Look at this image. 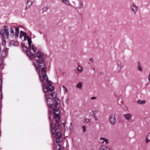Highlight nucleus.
Segmentation results:
<instances>
[{
  "mask_svg": "<svg viewBox=\"0 0 150 150\" xmlns=\"http://www.w3.org/2000/svg\"><path fill=\"white\" fill-rule=\"evenodd\" d=\"M27 53L28 56L31 59H33L34 57L35 58L38 57L39 59L37 60L35 62H34V64L37 69V71H38L40 70L39 68H41L42 71L44 72H45L46 71V68L45 67V62L43 59V57L40 53L38 52L36 54H34V55L29 51H27Z\"/></svg>",
  "mask_w": 150,
  "mask_h": 150,
  "instance_id": "obj_1",
  "label": "nucleus"
},
{
  "mask_svg": "<svg viewBox=\"0 0 150 150\" xmlns=\"http://www.w3.org/2000/svg\"><path fill=\"white\" fill-rule=\"evenodd\" d=\"M39 73V77L40 79V81L43 83H44V79H45V81L47 82V84L49 86H51L52 84V83L51 81L48 80V77L45 73H44L43 74L42 71L39 70L37 71Z\"/></svg>",
  "mask_w": 150,
  "mask_h": 150,
  "instance_id": "obj_2",
  "label": "nucleus"
},
{
  "mask_svg": "<svg viewBox=\"0 0 150 150\" xmlns=\"http://www.w3.org/2000/svg\"><path fill=\"white\" fill-rule=\"evenodd\" d=\"M0 34L2 36V37L6 38H8L9 33L8 27L7 26L5 25L4 26V28L1 30Z\"/></svg>",
  "mask_w": 150,
  "mask_h": 150,
  "instance_id": "obj_3",
  "label": "nucleus"
},
{
  "mask_svg": "<svg viewBox=\"0 0 150 150\" xmlns=\"http://www.w3.org/2000/svg\"><path fill=\"white\" fill-rule=\"evenodd\" d=\"M49 95L48 93H46L45 95V98L47 99V105L49 106L50 108H51L52 105L53 103V100L50 98H48Z\"/></svg>",
  "mask_w": 150,
  "mask_h": 150,
  "instance_id": "obj_4",
  "label": "nucleus"
},
{
  "mask_svg": "<svg viewBox=\"0 0 150 150\" xmlns=\"http://www.w3.org/2000/svg\"><path fill=\"white\" fill-rule=\"evenodd\" d=\"M109 121L112 125H113L115 124L116 120L115 115L112 114L110 115L109 117Z\"/></svg>",
  "mask_w": 150,
  "mask_h": 150,
  "instance_id": "obj_5",
  "label": "nucleus"
},
{
  "mask_svg": "<svg viewBox=\"0 0 150 150\" xmlns=\"http://www.w3.org/2000/svg\"><path fill=\"white\" fill-rule=\"evenodd\" d=\"M138 6L135 4L133 3L131 5V11L134 14H136L138 10Z\"/></svg>",
  "mask_w": 150,
  "mask_h": 150,
  "instance_id": "obj_6",
  "label": "nucleus"
},
{
  "mask_svg": "<svg viewBox=\"0 0 150 150\" xmlns=\"http://www.w3.org/2000/svg\"><path fill=\"white\" fill-rule=\"evenodd\" d=\"M55 138H56V142L57 143L60 142L62 140L61 134L59 132H57L55 134Z\"/></svg>",
  "mask_w": 150,
  "mask_h": 150,
  "instance_id": "obj_7",
  "label": "nucleus"
},
{
  "mask_svg": "<svg viewBox=\"0 0 150 150\" xmlns=\"http://www.w3.org/2000/svg\"><path fill=\"white\" fill-rule=\"evenodd\" d=\"M8 48H5L2 51L1 54V59H3L4 57H6L7 55L8 51Z\"/></svg>",
  "mask_w": 150,
  "mask_h": 150,
  "instance_id": "obj_8",
  "label": "nucleus"
},
{
  "mask_svg": "<svg viewBox=\"0 0 150 150\" xmlns=\"http://www.w3.org/2000/svg\"><path fill=\"white\" fill-rule=\"evenodd\" d=\"M51 132L52 134H54L57 131V129H56V126L55 124L52 123L50 125Z\"/></svg>",
  "mask_w": 150,
  "mask_h": 150,
  "instance_id": "obj_9",
  "label": "nucleus"
},
{
  "mask_svg": "<svg viewBox=\"0 0 150 150\" xmlns=\"http://www.w3.org/2000/svg\"><path fill=\"white\" fill-rule=\"evenodd\" d=\"M117 67L118 69H119V70H118L117 71V73H120L121 71V70L123 67V66L121 62L119 61H118L117 62Z\"/></svg>",
  "mask_w": 150,
  "mask_h": 150,
  "instance_id": "obj_10",
  "label": "nucleus"
},
{
  "mask_svg": "<svg viewBox=\"0 0 150 150\" xmlns=\"http://www.w3.org/2000/svg\"><path fill=\"white\" fill-rule=\"evenodd\" d=\"M55 119L56 121V125L57 126H59L60 124L59 122L60 120V116L59 115L57 114V115H55Z\"/></svg>",
  "mask_w": 150,
  "mask_h": 150,
  "instance_id": "obj_11",
  "label": "nucleus"
},
{
  "mask_svg": "<svg viewBox=\"0 0 150 150\" xmlns=\"http://www.w3.org/2000/svg\"><path fill=\"white\" fill-rule=\"evenodd\" d=\"M124 116L126 120L129 121L130 120L132 116L130 113H129L124 115Z\"/></svg>",
  "mask_w": 150,
  "mask_h": 150,
  "instance_id": "obj_12",
  "label": "nucleus"
},
{
  "mask_svg": "<svg viewBox=\"0 0 150 150\" xmlns=\"http://www.w3.org/2000/svg\"><path fill=\"white\" fill-rule=\"evenodd\" d=\"M19 33V29L18 28H17L15 29V33H14L15 37L16 38H17L18 37V34Z\"/></svg>",
  "mask_w": 150,
  "mask_h": 150,
  "instance_id": "obj_13",
  "label": "nucleus"
},
{
  "mask_svg": "<svg viewBox=\"0 0 150 150\" xmlns=\"http://www.w3.org/2000/svg\"><path fill=\"white\" fill-rule=\"evenodd\" d=\"M43 90L45 93H47L48 91V86H46L45 85H44L43 86Z\"/></svg>",
  "mask_w": 150,
  "mask_h": 150,
  "instance_id": "obj_14",
  "label": "nucleus"
},
{
  "mask_svg": "<svg viewBox=\"0 0 150 150\" xmlns=\"http://www.w3.org/2000/svg\"><path fill=\"white\" fill-rule=\"evenodd\" d=\"M100 140H103V141L102 142V143H103L104 142H105L106 144H107L109 143L108 140L105 138L101 137L100 138Z\"/></svg>",
  "mask_w": 150,
  "mask_h": 150,
  "instance_id": "obj_15",
  "label": "nucleus"
},
{
  "mask_svg": "<svg viewBox=\"0 0 150 150\" xmlns=\"http://www.w3.org/2000/svg\"><path fill=\"white\" fill-rule=\"evenodd\" d=\"M82 82H80L77 84L76 86V87L79 89H82Z\"/></svg>",
  "mask_w": 150,
  "mask_h": 150,
  "instance_id": "obj_16",
  "label": "nucleus"
},
{
  "mask_svg": "<svg viewBox=\"0 0 150 150\" xmlns=\"http://www.w3.org/2000/svg\"><path fill=\"white\" fill-rule=\"evenodd\" d=\"M28 45H29V48H30V46H31V43H32V41H31V38H29V37H28Z\"/></svg>",
  "mask_w": 150,
  "mask_h": 150,
  "instance_id": "obj_17",
  "label": "nucleus"
},
{
  "mask_svg": "<svg viewBox=\"0 0 150 150\" xmlns=\"http://www.w3.org/2000/svg\"><path fill=\"white\" fill-rule=\"evenodd\" d=\"M30 48H29V49L31 50H33L34 52H36L37 51V48L36 47H35L34 45H32L30 47Z\"/></svg>",
  "mask_w": 150,
  "mask_h": 150,
  "instance_id": "obj_18",
  "label": "nucleus"
},
{
  "mask_svg": "<svg viewBox=\"0 0 150 150\" xmlns=\"http://www.w3.org/2000/svg\"><path fill=\"white\" fill-rule=\"evenodd\" d=\"M33 4L32 2H31V3H27L26 6L25 8V10H27L28 8H29L30 6Z\"/></svg>",
  "mask_w": 150,
  "mask_h": 150,
  "instance_id": "obj_19",
  "label": "nucleus"
},
{
  "mask_svg": "<svg viewBox=\"0 0 150 150\" xmlns=\"http://www.w3.org/2000/svg\"><path fill=\"white\" fill-rule=\"evenodd\" d=\"M61 1L63 3L65 4L66 5L68 6L70 5V3L68 0H61Z\"/></svg>",
  "mask_w": 150,
  "mask_h": 150,
  "instance_id": "obj_20",
  "label": "nucleus"
},
{
  "mask_svg": "<svg viewBox=\"0 0 150 150\" xmlns=\"http://www.w3.org/2000/svg\"><path fill=\"white\" fill-rule=\"evenodd\" d=\"M146 142L147 143L150 142V133L147 136V138L145 140Z\"/></svg>",
  "mask_w": 150,
  "mask_h": 150,
  "instance_id": "obj_21",
  "label": "nucleus"
},
{
  "mask_svg": "<svg viewBox=\"0 0 150 150\" xmlns=\"http://www.w3.org/2000/svg\"><path fill=\"white\" fill-rule=\"evenodd\" d=\"M48 86V91H52L54 90V88L53 86Z\"/></svg>",
  "mask_w": 150,
  "mask_h": 150,
  "instance_id": "obj_22",
  "label": "nucleus"
},
{
  "mask_svg": "<svg viewBox=\"0 0 150 150\" xmlns=\"http://www.w3.org/2000/svg\"><path fill=\"white\" fill-rule=\"evenodd\" d=\"M137 103L138 104H143L145 103V101L144 100L142 101L140 100H138L137 101Z\"/></svg>",
  "mask_w": 150,
  "mask_h": 150,
  "instance_id": "obj_23",
  "label": "nucleus"
},
{
  "mask_svg": "<svg viewBox=\"0 0 150 150\" xmlns=\"http://www.w3.org/2000/svg\"><path fill=\"white\" fill-rule=\"evenodd\" d=\"M59 104H57V103H56L54 104V108L53 109V110H57L59 108V107L58 106Z\"/></svg>",
  "mask_w": 150,
  "mask_h": 150,
  "instance_id": "obj_24",
  "label": "nucleus"
},
{
  "mask_svg": "<svg viewBox=\"0 0 150 150\" xmlns=\"http://www.w3.org/2000/svg\"><path fill=\"white\" fill-rule=\"evenodd\" d=\"M77 70L80 72H81L83 71V68L80 66H79L77 68Z\"/></svg>",
  "mask_w": 150,
  "mask_h": 150,
  "instance_id": "obj_25",
  "label": "nucleus"
},
{
  "mask_svg": "<svg viewBox=\"0 0 150 150\" xmlns=\"http://www.w3.org/2000/svg\"><path fill=\"white\" fill-rule=\"evenodd\" d=\"M27 35V34L25 33L22 30L21 31H20V36H24L25 35L26 36Z\"/></svg>",
  "mask_w": 150,
  "mask_h": 150,
  "instance_id": "obj_26",
  "label": "nucleus"
},
{
  "mask_svg": "<svg viewBox=\"0 0 150 150\" xmlns=\"http://www.w3.org/2000/svg\"><path fill=\"white\" fill-rule=\"evenodd\" d=\"M62 88L63 89L64 93L65 94L67 93L68 91L67 89L64 86H62Z\"/></svg>",
  "mask_w": 150,
  "mask_h": 150,
  "instance_id": "obj_27",
  "label": "nucleus"
},
{
  "mask_svg": "<svg viewBox=\"0 0 150 150\" xmlns=\"http://www.w3.org/2000/svg\"><path fill=\"white\" fill-rule=\"evenodd\" d=\"M6 38L2 37V45H5L6 43V41L5 40V39Z\"/></svg>",
  "mask_w": 150,
  "mask_h": 150,
  "instance_id": "obj_28",
  "label": "nucleus"
},
{
  "mask_svg": "<svg viewBox=\"0 0 150 150\" xmlns=\"http://www.w3.org/2000/svg\"><path fill=\"white\" fill-rule=\"evenodd\" d=\"M50 95L53 98H55L57 96V95L56 93H51L50 94Z\"/></svg>",
  "mask_w": 150,
  "mask_h": 150,
  "instance_id": "obj_29",
  "label": "nucleus"
},
{
  "mask_svg": "<svg viewBox=\"0 0 150 150\" xmlns=\"http://www.w3.org/2000/svg\"><path fill=\"white\" fill-rule=\"evenodd\" d=\"M58 109L57 110H53L54 111V115H57V114H58V115H59V113L60 112V111L59 110H58Z\"/></svg>",
  "mask_w": 150,
  "mask_h": 150,
  "instance_id": "obj_30",
  "label": "nucleus"
},
{
  "mask_svg": "<svg viewBox=\"0 0 150 150\" xmlns=\"http://www.w3.org/2000/svg\"><path fill=\"white\" fill-rule=\"evenodd\" d=\"M10 32V33L11 34H12L13 35H14V29L13 28H11V30Z\"/></svg>",
  "mask_w": 150,
  "mask_h": 150,
  "instance_id": "obj_31",
  "label": "nucleus"
},
{
  "mask_svg": "<svg viewBox=\"0 0 150 150\" xmlns=\"http://www.w3.org/2000/svg\"><path fill=\"white\" fill-rule=\"evenodd\" d=\"M138 70L140 71H142V69L141 67V66L139 64L138 67Z\"/></svg>",
  "mask_w": 150,
  "mask_h": 150,
  "instance_id": "obj_32",
  "label": "nucleus"
},
{
  "mask_svg": "<svg viewBox=\"0 0 150 150\" xmlns=\"http://www.w3.org/2000/svg\"><path fill=\"white\" fill-rule=\"evenodd\" d=\"M48 8H49L47 6L44 7L42 9V12L43 13V12L46 11L47 10H48Z\"/></svg>",
  "mask_w": 150,
  "mask_h": 150,
  "instance_id": "obj_33",
  "label": "nucleus"
},
{
  "mask_svg": "<svg viewBox=\"0 0 150 150\" xmlns=\"http://www.w3.org/2000/svg\"><path fill=\"white\" fill-rule=\"evenodd\" d=\"M54 100L56 102V103H57V104H59L60 102V101L59 99L57 98H56V97L54 98Z\"/></svg>",
  "mask_w": 150,
  "mask_h": 150,
  "instance_id": "obj_34",
  "label": "nucleus"
},
{
  "mask_svg": "<svg viewBox=\"0 0 150 150\" xmlns=\"http://www.w3.org/2000/svg\"><path fill=\"white\" fill-rule=\"evenodd\" d=\"M97 112V111H92L91 112V113L92 115H93V116H96L95 115Z\"/></svg>",
  "mask_w": 150,
  "mask_h": 150,
  "instance_id": "obj_35",
  "label": "nucleus"
},
{
  "mask_svg": "<svg viewBox=\"0 0 150 150\" xmlns=\"http://www.w3.org/2000/svg\"><path fill=\"white\" fill-rule=\"evenodd\" d=\"M82 129L83 130V132H85L86 131V127L84 126H83L82 127Z\"/></svg>",
  "mask_w": 150,
  "mask_h": 150,
  "instance_id": "obj_36",
  "label": "nucleus"
},
{
  "mask_svg": "<svg viewBox=\"0 0 150 150\" xmlns=\"http://www.w3.org/2000/svg\"><path fill=\"white\" fill-rule=\"evenodd\" d=\"M22 48L25 51H26L27 50V48L25 46H23Z\"/></svg>",
  "mask_w": 150,
  "mask_h": 150,
  "instance_id": "obj_37",
  "label": "nucleus"
},
{
  "mask_svg": "<svg viewBox=\"0 0 150 150\" xmlns=\"http://www.w3.org/2000/svg\"><path fill=\"white\" fill-rule=\"evenodd\" d=\"M48 116H49V119L50 120H51V113L49 112L48 114Z\"/></svg>",
  "mask_w": 150,
  "mask_h": 150,
  "instance_id": "obj_38",
  "label": "nucleus"
},
{
  "mask_svg": "<svg viewBox=\"0 0 150 150\" xmlns=\"http://www.w3.org/2000/svg\"><path fill=\"white\" fill-rule=\"evenodd\" d=\"M148 79L149 81V82H150V72L149 73V75L148 76Z\"/></svg>",
  "mask_w": 150,
  "mask_h": 150,
  "instance_id": "obj_39",
  "label": "nucleus"
},
{
  "mask_svg": "<svg viewBox=\"0 0 150 150\" xmlns=\"http://www.w3.org/2000/svg\"><path fill=\"white\" fill-rule=\"evenodd\" d=\"M24 37V40L25 41V40H26L27 38H28V35H27L26 36L25 35Z\"/></svg>",
  "mask_w": 150,
  "mask_h": 150,
  "instance_id": "obj_40",
  "label": "nucleus"
},
{
  "mask_svg": "<svg viewBox=\"0 0 150 150\" xmlns=\"http://www.w3.org/2000/svg\"><path fill=\"white\" fill-rule=\"evenodd\" d=\"M89 119L88 118H86L84 120V122H88L89 121Z\"/></svg>",
  "mask_w": 150,
  "mask_h": 150,
  "instance_id": "obj_41",
  "label": "nucleus"
},
{
  "mask_svg": "<svg viewBox=\"0 0 150 150\" xmlns=\"http://www.w3.org/2000/svg\"><path fill=\"white\" fill-rule=\"evenodd\" d=\"M14 43H15L16 44H18V43L17 42H15L13 41H11L10 42V44L12 45H13Z\"/></svg>",
  "mask_w": 150,
  "mask_h": 150,
  "instance_id": "obj_42",
  "label": "nucleus"
},
{
  "mask_svg": "<svg viewBox=\"0 0 150 150\" xmlns=\"http://www.w3.org/2000/svg\"><path fill=\"white\" fill-rule=\"evenodd\" d=\"M2 93L1 91H0V99H1V98L2 97Z\"/></svg>",
  "mask_w": 150,
  "mask_h": 150,
  "instance_id": "obj_43",
  "label": "nucleus"
},
{
  "mask_svg": "<svg viewBox=\"0 0 150 150\" xmlns=\"http://www.w3.org/2000/svg\"><path fill=\"white\" fill-rule=\"evenodd\" d=\"M69 101V100L68 98H67L65 100V102L67 104H68Z\"/></svg>",
  "mask_w": 150,
  "mask_h": 150,
  "instance_id": "obj_44",
  "label": "nucleus"
},
{
  "mask_svg": "<svg viewBox=\"0 0 150 150\" xmlns=\"http://www.w3.org/2000/svg\"><path fill=\"white\" fill-rule=\"evenodd\" d=\"M94 117L95 118V121H97V120H98V117L96 116H94Z\"/></svg>",
  "mask_w": 150,
  "mask_h": 150,
  "instance_id": "obj_45",
  "label": "nucleus"
},
{
  "mask_svg": "<svg viewBox=\"0 0 150 150\" xmlns=\"http://www.w3.org/2000/svg\"><path fill=\"white\" fill-rule=\"evenodd\" d=\"M89 61L90 62H91L92 63H93V59L92 58H90L89 59Z\"/></svg>",
  "mask_w": 150,
  "mask_h": 150,
  "instance_id": "obj_46",
  "label": "nucleus"
},
{
  "mask_svg": "<svg viewBox=\"0 0 150 150\" xmlns=\"http://www.w3.org/2000/svg\"><path fill=\"white\" fill-rule=\"evenodd\" d=\"M101 150H106V147H105L104 148H102Z\"/></svg>",
  "mask_w": 150,
  "mask_h": 150,
  "instance_id": "obj_47",
  "label": "nucleus"
},
{
  "mask_svg": "<svg viewBox=\"0 0 150 150\" xmlns=\"http://www.w3.org/2000/svg\"><path fill=\"white\" fill-rule=\"evenodd\" d=\"M32 2L30 0H27V3H31Z\"/></svg>",
  "mask_w": 150,
  "mask_h": 150,
  "instance_id": "obj_48",
  "label": "nucleus"
},
{
  "mask_svg": "<svg viewBox=\"0 0 150 150\" xmlns=\"http://www.w3.org/2000/svg\"><path fill=\"white\" fill-rule=\"evenodd\" d=\"M96 98V97H92L91 98L92 100H94V99H95Z\"/></svg>",
  "mask_w": 150,
  "mask_h": 150,
  "instance_id": "obj_49",
  "label": "nucleus"
},
{
  "mask_svg": "<svg viewBox=\"0 0 150 150\" xmlns=\"http://www.w3.org/2000/svg\"><path fill=\"white\" fill-rule=\"evenodd\" d=\"M2 80L1 79H0V85H1V83L2 82Z\"/></svg>",
  "mask_w": 150,
  "mask_h": 150,
  "instance_id": "obj_50",
  "label": "nucleus"
},
{
  "mask_svg": "<svg viewBox=\"0 0 150 150\" xmlns=\"http://www.w3.org/2000/svg\"><path fill=\"white\" fill-rule=\"evenodd\" d=\"M2 90V86H1V85H0V91H1Z\"/></svg>",
  "mask_w": 150,
  "mask_h": 150,
  "instance_id": "obj_51",
  "label": "nucleus"
},
{
  "mask_svg": "<svg viewBox=\"0 0 150 150\" xmlns=\"http://www.w3.org/2000/svg\"><path fill=\"white\" fill-rule=\"evenodd\" d=\"M1 103H0V110L1 109Z\"/></svg>",
  "mask_w": 150,
  "mask_h": 150,
  "instance_id": "obj_52",
  "label": "nucleus"
},
{
  "mask_svg": "<svg viewBox=\"0 0 150 150\" xmlns=\"http://www.w3.org/2000/svg\"><path fill=\"white\" fill-rule=\"evenodd\" d=\"M80 4L81 6H82V3H80Z\"/></svg>",
  "mask_w": 150,
  "mask_h": 150,
  "instance_id": "obj_53",
  "label": "nucleus"
},
{
  "mask_svg": "<svg viewBox=\"0 0 150 150\" xmlns=\"http://www.w3.org/2000/svg\"><path fill=\"white\" fill-rule=\"evenodd\" d=\"M72 122H71V123H70V125H72Z\"/></svg>",
  "mask_w": 150,
  "mask_h": 150,
  "instance_id": "obj_54",
  "label": "nucleus"
},
{
  "mask_svg": "<svg viewBox=\"0 0 150 150\" xmlns=\"http://www.w3.org/2000/svg\"><path fill=\"white\" fill-rule=\"evenodd\" d=\"M91 150H93V149H91Z\"/></svg>",
  "mask_w": 150,
  "mask_h": 150,
  "instance_id": "obj_55",
  "label": "nucleus"
},
{
  "mask_svg": "<svg viewBox=\"0 0 150 150\" xmlns=\"http://www.w3.org/2000/svg\"><path fill=\"white\" fill-rule=\"evenodd\" d=\"M59 150H60V149H59Z\"/></svg>",
  "mask_w": 150,
  "mask_h": 150,
  "instance_id": "obj_56",
  "label": "nucleus"
}]
</instances>
